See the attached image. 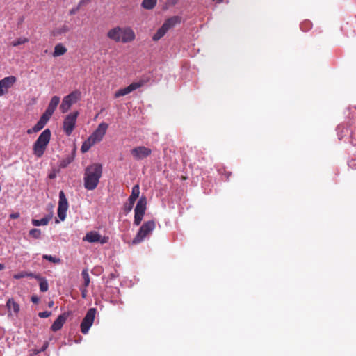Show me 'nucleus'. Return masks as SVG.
Wrapping results in <instances>:
<instances>
[{
    "mask_svg": "<svg viewBox=\"0 0 356 356\" xmlns=\"http://www.w3.org/2000/svg\"><path fill=\"white\" fill-rule=\"evenodd\" d=\"M108 127V124L105 122L100 123L90 137H91L96 143L100 142L106 134Z\"/></svg>",
    "mask_w": 356,
    "mask_h": 356,
    "instance_id": "ddd939ff",
    "label": "nucleus"
},
{
    "mask_svg": "<svg viewBox=\"0 0 356 356\" xmlns=\"http://www.w3.org/2000/svg\"><path fill=\"white\" fill-rule=\"evenodd\" d=\"M152 149L145 146H138L131 150V154L136 161H140L149 156Z\"/></svg>",
    "mask_w": 356,
    "mask_h": 356,
    "instance_id": "9b49d317",
    "label": "nucleus"
},
{
    "mask_svg": "<svg viewBox=\"0 0 356 356\" xmlns=\"http://www.w3.org/2000/svg\"><path fill=\"white\" fill-rule=\"evenodd\" d=\"M31 301H32L33 303L37 304V303H38V302H39V301H40V298H39L38 296H33L31 297Z\"/></svg>",
    "mask_w": 356,
    "mask_h": 356,
    "instance_id": "58836bf2",
    "label": "nucleus"
},
{
    "mask_svg": "<svg viewBox=\"0 0 356 356\" xmlns=\"http://www.w3.org/2000/svg\"><path fill=\"white\" fill-rule=\"evenodd\" d=\"M47 346H48V343H45L43 345V346H42V349H41L40 350L38 351V353H40V352H42V351H44V350H46V348H47Z\"/></svg>",
    "mask_w": 356,
    "mask_h": 356,
    "instance_id": "ea45409f",
    "label": "nucleus"
},
{
    "mask_svg": "<svg viewBox=\"0 0 356 356\" xmlns=\"http://www.w3.org/2000/svg\"><path fill=\"white\" fill-rule=\"evenodd\" d=\"M67 48L63 44L58 43L54 47L53 56L58 57L64 55L67 52Z\"/></svg>",
    "mask_w": 356,
    "mask_h": 356,
    "instance_id": "412c9836",
    "label": "nucleus"
},
{
    "mask_svg": "<svg viewBox=\"0 0 356 356\" xmlns=\"http://www.w3.org/2000/svg\"><path fill=\"white\" fill-rule=\"evenodd\" d=\"M96 312L97 310L95 308H90L88 310L81 323V331L83 334H86L88 332L89 329L94 322Z\"/></svg>",
    "mask_w": 356,
    "mask_h": 356,
    "instance_id": "1a4fd4ad",
    "label": "nucleus"
},
{
    "mask_svg": "<svg viewBox=\"0 0 356 356\" xmlns=\"http://www.w3.org/2000/svg\"><path fill=\"white\" fill-rule=\"evenodd\" d=\"M51 138V131L49 129L44 130L33 145V154L40 158L44 153L47 146Z\"/></svg>",
    "mask_w": 356,
    "mask_h": 356,
    "instance_id": "7ed1b4c3",
    "label": "nucleus"
},
{
    "mask_svg": "<svg viewBox=\"0 0 356 356\" xmlns=\"http://www.w3.org/2000/svg\"><path fill=\"white\" fill-rule=\"evenodd\" d=\"M79 115V111H74L65 116L63 120V129L67 136H70L72 134Z\"/></svg>",
    "mask_w": 356,
    "mask_h": 356,
    "instance_id": "0eeeda50",
    "label": "nucleus"
},
{
    "mask_svg": "<svg viewBox=\"0 0 356 356\" xmlns=\"http://www.w3.org/2000/svg\"><path fill=\"white\" fill-rule=\"evenodd\" d=\"M16 78L14 76H10L0 80V90L3 92V95L8 92V90L15 83Z\"/></svg>",
    "mask_w": 356,
    "mask_h": 356,
    "instance_id": "dca6fc26",
    "label": "nucleus"
},
{
    "mask_svg": "<svg viewBox=\"0 0 356 356\" xmlns=\"http://www.w3.org/2000/svg\"><path fill=\"white\" fill-rule=\"evenodd\" d=\"M49 119H50L49 118H48L45 115L42 114V116L40 117L39 121L37 122V124L32 129H28L27 133L29 134H31L33 132L36 133V132L40 131L41 129H43V127L45 126V124H47V122L49 121Z\"/></svg>",
    "mask_w": 356,
    "mask_h": 356,
    "instance_id": "6ab92c4d",
    "label": "nucleus"
},
{
    "mask_svg": "<svg viewBox=\"0 0 356 356\" xmlns=\"http://www.w3.org/2000/svg\"><path fill=\"white\" fill-rule=\"evenodd\" d=\"M95 144H96L95 141L91 137L89 136L88 138L86 140H85L81 145V152H87L90 149V147Z\"/></svg>",
    "mask_w": 356,
    "mask_h": 356,
    "instance_id": "5701e85b",
    "label": "nucleus"
},
{
    "mask_svg": "<svg viewBox=\"0 0 356 356\" xmlns=\"http://www.w3.org/2000/svg\"><path fill=\"white\" fill-rule=\"evenodd\" d=\"M48 289H49V284H48L47 280H43L42 281H41L40 283V291L42 292H45L48 290Z\"/></svg>",
    "mask_w": 356,
    "mask_h": 356,
    "instance_id": "2f4dec72",
    "label": "nucleus"
},
{
    "mask_svg": "<svg viewBox=\"0 0 356 356\" xmlns=\"http://www.w3.org/2000/svg\"><path fill=\"white\" fill-rule=\"evenodd\" d=\"M68 202L63 191L59 192V201L58 207V216L63 221L66 218V213L68 209Z\"/></svg>",
    "mask_w": 356,
    "mask_h": 356,
    "instance_id": "9d476101",
    "label": "nucleus"
},
{
    "mask_svg": "<svg viewBox=\"0 0 356 356\" xmlns=\"http://www.w3.org/2000/svg\"><path fill=\"white\" fill-rule=\"evenodd\" d=\"M51 315V312H49V311L42 312H40V313L38 314V316H39L40 318H48V317H49Z\"/></svg>",
    "mask_w": 356,
    "mask_h": 356,
    "instance_id": "72a5a7b5",
    "label": "nucleus"
},
{
    "mask_svg": "<svg viewBox=\"0 0 356 356\" xmlns=\"http://www.w3.org/2000/svg\"><path fill=\"white\" fill-rule=\"evenodd\" d=\"M95 144H96L95 141L91 137L89 136L88 138L86 140H85L81 145V152H87L90 149V147Z\"/></svg>",
    "mask_w": 356,
    "mask_h": 356,
    "instance_id": "b1692460",
    "label": "nucleus"
},
{
    "mask_svg": "<svg viewBox=\"0 0 356 356\" xmlns=\"http://www.w3.org/2000/svg\"><path fill=\"white\" fill-rule=\"evenodd\" d=\"M68 317V314L63 313L58 316L51 326V330L54 332L60 330L65 323Z\"/></svg>",
    "mask_w": 356,
    "mask_h": 356,
    "instance_id": "a211bd4d",
    "label": "nucleus"
},
{
    "mask_svg": "<svg viewBox=\"0 0 356 356\" xmlns=\"http://www.w3.org/2000/svg\"><path fill=\"white\" fill-rule=\"evenodd\" d=\"M29 235L35 239H38L41 236V231L39 229H32L29 231Z\"/></svg>",
    "mask_w": 356,
    "mask_h": 356,
    "instance_id": "c756f323",
    "label": "nucleus"
},
{
    "mask_svg": "<svg viewBox=\"0 0 356 356\" xmlns=\"http://www.w3.org/2000/svg\"><path fill=\"white\" fill-rule=\"evenodd\" d=\"M26 275L29 276V277H33V275L31 273H29V274H25L24 273H21L15 275H14V278H15V279H20V278H22V277H25Z\"/></svg>",
    "mask_w": 356,
    "mask_h": 356,
    "instance_id": "473e14b6",
    "label": "nucleus"
},
{
    "mask_svg": "<svg viewBox=\"0 0 356 356\" xmlns=\"http://www.w3.org/2000/svg\"><path fill=\"white\" fill-rule=\"evenodd\" d=\"M91 0H81L79 3V6L81 7L88 4Z\"/></svg>",
    "mask_w": 356,
    "mask_h": 356,
    "instance_id": "4c0bfd02",
    "label": "nucleus"
},
{
    "mask_svg": "<svg viewBox=\"0 0 356 356\" xmlns=\"http://www.w3.org/2000/svg\"><path fill=\"white\" fill-rule=\"evenodd\" d=\"M181 22L180 17L178 16L172 17L165 21L163 24L160 27L156 33L153 35L152 40L158 41L163 38L165 33L176 24H179Z\"/></svg>",
    "mask_w": 356,
    "mask_h": 356,
    "instance_id": "20e7f679",
    "label": "nucleus"
},
{
    "mask_svg": "<svg viewBox=\"0 0 356 356\" xmlns=\"http://www.w3.org/2000/svg\"><path fill=\"white\" fill-rule=\"evenodd\" d=\"M79 8H80V6L78 5V6H77V7L72 8V9L69 11V14H70V15H73L76 14V13L79 10Z\"/></svg>",
    "mask_w": 356,
    "mask_h": 356,
    "instance_id": "c9c22d12",
    "label": "nucleus"
},
{
    "mask_svg": "<svg viewBox=\"0 0 356 356\" xmlns=\"http://www.w3.org/2000/svg\"><path fill=\"white\" fill-rule=\"evenodd\" d=\"M20 214L19 212L13 213L10 215V218L12 219H17L19 218Z\"/></svg>",
    "mask_w": 356,
    "mask_h": 356,
    "instance_id": "e433bc0d",
    "label": "nucleus"
},
{
    "mask_svg": "<svg viewBox=\"0 0 356 356\" xmlns=\"http://www.w3.org/2000/svg\"><path fill=\"white\" fill-rule=\"evenodd\" d=\"M102 175V165L92 163L86 167L84 172V187L90 191L95 189Z\"/></svg>",
    "mask_w": 356,
    "mask_h": 356,
    "instance_id": "f257e3e1",
    "label": "nucleus"
},
{
    "mask_svg": "<svg viewBox=\"0 0 356 356\" xmlns=\"http://www.w3.org/2000/svg\"><path fill=\"white\" fill-rule=\"evenodd\" d=\"M81 276L83 279V284L81 286L88 287L90 282V275L88 274V269H83L82 270Z\"/></svg>",
    "mask_w": 356,
    "mask_h": 356,
    "instance_id": "bb28decb",
    "label": "nucleus"
},
{
    "mask_svg": "<svg viewBox=\"0 0 356 356\" xmlns=\"http://www.w3.org/2000/svg\"><path fill=\"white\" fill-rule=\"evenodd\" d=\"M83 241H88L90 243H100L101 244L106 243L108 241V236H102L98 232L92 231L88 232Z\"/></svg>",
    "mask_w": 356,
    "mask_h": 356,
    "instance_id": "f8f14e48",
    "label": "nucleus"
},
{
    "mask_svg": "<svg viewBox=\"0 0 356 356\" xmlns=\"http://www.w3.org/2000/svg\"><path fill=\"white\" fill-rule=\"evenodd\" d=\"M147 200L145 196H142L138 201L134 209V221L136 225H139L143 220L146 211Z\"/></svg>",
    "mask_w": 356,
    "mask_h": 356,
    "instance_id": "6e6552de",
    "label": "nucleus"
},
{
    "mask_svg": "<svg viewBox=\"0 0 356 356\" xmlns=\"http://www.w3.org/2000/svg\"><path fill=\"white\" fill-rule=\"evenodd\" d=\"M80 290H81V296L83 298H86L87 297V295H88V290H87V287H85V286H81L80 287Z\"/></svg>",
    "mask_w": 356,
    "mask_h": 356,
    "instance_id": "f704fd0d",
    "label": "nucleus"
},
{
    "mask_svg": "<svg viewBox=\"0 0 356 356\" xmlns=\"http://www.w3.org/2000/svg\"><path fill=\"white\" fill-rule=\"evenodd\" d=\"M60 103V97L58 96H54L51 97L49 105L47 106V108L46 109L45 112L43 113L48 118H51L54 111H56L58 105Z\"/></svg>",
    "mask_w": 356,
    "mask_h": 356,
    "instance_id": "f3484780",
    "label": "nucleus"
},
{
    "mask_svg": "<svg viewBox=\"0 0 356 356\" xmlns=\"http://www.w3.org/2000/svg\"><path fill=\"white\" fill-rule=\"evenodd\" d=\"M81 97V92L79 91H73L67 96H65L62 101L60 106V111L62 113H67L70 107L75 103H76Z\"/></svg>",
    "mask_w": 356,
    "mask_h": 356,
    "instance_id": "423d86ee",
    "label": "nucleus"
},
{
    "mask_svg": "<svg viewBox=\"0 0 356 356\" xmlns=\"http://www.w3.org/2000/svg\"><path fill=\"white\" fill-rule=\"evenodd\" d=\"M53 305H54V302H53V301H50V302H49V304H48V306H49V307H53Z\"/></svg>",
    "mask_w": 356,
    "mask_h": 356,
    "instance_id": "79ce46f5",
    "label": "nucleus"
},
{
    "mask_svg": "<svg viewBox=\"0 0 356 356\" xmlns=\"http://www.w3.org/2000/svg\"><path fill=\"white\" fill-rule=\"evenodd\" d=\"M143 85V82H134L129 85L127 87L121 88L116 91L115 93V97L118 98L122 96L127 95L132 91L140 88Z\"/></svg>",
    "mask_w": 356,
    "mask_h": 356,
    "instance_id": "4468645a",
    "label": "nucleus"
},
{
    "mask_svg": "<svg viewBox=\"0 0 356 356\" xmlns=\"http://www.w3.org/2000/svg\"><path fill=\"white\" fill-rule=\"evenodd\" d=\"M54 177H55V175H54V174L49 175V178L50 179H54Z\"/></svg>",
    "mask_w": 356,
    "mask_h": 356,
    "instance_id": "37998d69",
    "label": "nucleus"
},
{
    "mask_svg": "<svg viewBox=\"0 0 356 356\" xmlns=\"http://www.w3.org/2000/svg\"><path fill=\"white\" fill-rule=\"evenodd\" d=\"M156 3L157 0H143L141 3V6L143 8L145 9L151 10L154 8Z\"/></svg>",
    "mask_w": 356,
    "mask_h": 356,
    "instance_id": "393cba45",
    "label": "nucleus"
},
{
    "mask_svg": "<svg viewBox=\"0 0 356 356\" xmlns=\"http://www.w3.org/2000/svg\"><path fill=\"white\" fill-rule=\"evenodd\" d=\"M29 42V39L26 38H19L17 39L16 40L13 41L11 44L13 47H17L23 44H25Z\"/></svg>",
    "mask_w": 356,
    "mask_h": 356,
    "instance_id": "c85d7f7f",
    "label": "nucleus"
},
{
    "mask_svg": "<svg viewBox=\"0 0 356 356\" xmlns=\"http://www.w3.org/2000/svg\"><path fill=\"white\" fill-rule=\"evenodd\" d=\"M73 160L74 157L72 156H67L60 161V167L63 168L67 167L70 163L72 162Z\"/></svg>",
    "mask_w": 356,
    "mask_h": 356,
    "instance_id": "cd10ccee",
    "label": "nucleus"
},
{
    "mask_svg": "<svg viewBox=\"0 0 356 356\" xmlns=\"http://www.w3.org/2000/svg\"><path fill=\"white\" fill-rule=\"evenodd\" d=\"M155 227L156 223L154 220H149L144 222L139 229L136 236L133 239L132 243L134 244L140 243L155 229Z\"/></svg>",
    "mask_w": 356,
    "mask_h": 356,
    "instance_id": "39448f33",
    "label": "nucleus"
},
{
    "mask_svg": "<svg viewBox=\"0 0 356 356\" xmlns=\"http://www.w3.org/2000/svg\"><path fill=\"white\" fill-rule=\"evenodd\" d=\"M70 29L69 26L65 24L58 27L57 29H55L53 31L52 34L54 36H60L69 32Z\"/></svg>",
    "mask_w": 356,
    "mask_h": 356,
    "instance_id": "4be33fe9",
    "label": "nucleus"
},
{
    "mask_svg": "<svg viewBox=\"0 0 356 356\" xmlns=\"http://www.w3.org/2000/svg\"><path fill=\"white\" fill-rule=\"evenodd\" d=\"M140 194V187L139 185L136 184L132 188L131 194L129 197V204L125 206V210L127 212H129L131 211L133 206L137 200V198L139 197Z\"/></svg>",
    "mask_w": 356,
    "mask_h": 356,
    "instance_id": "2eb2a0df",
    "label": "nucleus"
},
{
    "mask_svg": "<svg viewBox=\"0 0 356 356\" xmlns=\"http://www.w3.org/2000/svg\"><path fill=\"white\" fill-rule=\"evenodd\" d=\"M4 268H5L4 264H0V270H3V269H4Z\"/></svg>",
    "mask_w": 356,
    "mask_h": 356,
    "instance_id": "a19ab883",
    "label": "nucleus"
},
{
    "mask_svg": "<svg viewBox=\"0 0 356 356\" xmlns=\"http://www.w3.org/2000/svg\"><path fill=\"white\" fill-rule=\"evenodd\" d=\"M8 312L10 314L13 312L15 314L19 312V305L13 299H9L6 303Z\"/></svg>",
    "mask_w": 356,
    "mask_h": 356,
    "instance_id": "aec40b11",
    "label": "nucleus"
},
{
    "mask_svg": "<svg viewBox=\"0 0 356 356\" xmlns=\"http://www.w3.org/2000/svg\"><path fill=\"white\" fill-rule=\"evenodd\" d=\"M50 219L51 218L48 216H46L40 220L33 219L32 224L34 226L47 225L49 223Z\"/></svg>",
    "mask_w": 356,
    "mask_h": 356,
    "instance_id": "a878e982",
    "label": "nucleus"
},
{
    "mask_svg": "<svg viewBox=\"0 0 356 356\" xmlns=\"http://www.w3.org/2000/svg\"><path fill=\"white\" fill-rule=\"evenodd\" d=\"M42 258L54 264H59L60 262V259L59 258L52 257L51 255L44 254Z\"/></svg>",
    "mask_w": 356,
    "mask_h": 356,
    "instance_id": "7c9ffc66",
    "label": "nucleus"
},
{
    "mask_svg": "<svg viewBox=\"0 0 356 356\" xmlns=\"http://www.w3.org/2000/svg\"><path fill=\"white\" fill-rule=\"evenodd\" d=\"M107 37L115 42L129 43L135 40L136 34L129 26L121 27L117 26L108 31Z\"/></svg>",
    "mask_w": 356,
    "mask_h": 356,
    "instance_id": "f03ea898",
    "label": "nucleus"
},
{
    "mask_svg": "<svg viewBox=\"0 0 356 356\" xmlns=\"http://www.w3.org/2000/svg\"><path fill=\"white\" fill-rule=\"evenodd\" d=\"M3 95V92L1 91V90H0V96H2Z\"/></svg>",
    "mask_w": 356,
    "mask_h": 356,
    "instance_id": "c03bdc74",
    "label": "nucleus"
}]
</instances>
